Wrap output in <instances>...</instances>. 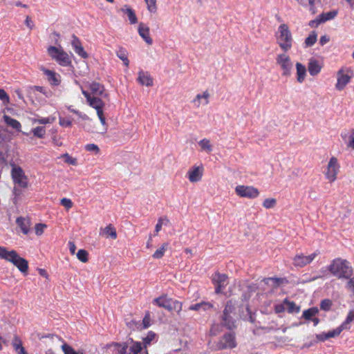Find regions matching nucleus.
<instances>
[{
    "instance_id": "nucleus-1",
    "label": "nucleus",
    "mask_w": 354,
    "mask_h": 354,
    "mask_svg": "<svg viewBox=\"0 0 354 354\" xmlns=\"http://www.w3.org/2000/svg\"><path fill=\"white\" fill-rule=\"evenodd\" d=\"M0 259L12 263L24 275L28 274V261L20 257L16 250H8L6 248L0 245Z\"/></svg>"
},
{
    "instance_id": "nucleus-42",
    "label": "nucleus",
    "mask_w": 354,
    "mask_h": 354,
    "mask_svg": "<svg viewBox=\"0 0 354 354\" xmlns=\"http://www.w3.org/2000/svg\"><path fill=\"white\" fill-rule=\"evenodd\" d=\"M62 350L64 354H84L83 351H76L74 348H73L71 346L67 344H64L62 346Z\"/></svg>"
},
{
    "instance_id": "nucleus-47",
    "label": "nucleus",
    "mask_w": 354,
    "mask_h": 354,
    "mask_svg": "<svg viewBox=\"0 0 354 354\" xmlns=\"http://www.w3.org/2000/svg\"><path fill=\"white\" fill-rule=\"evenodd\" d=\"M84 148L87 151L94 152L95 154H98L100 151L99 147L93 143L86 145Z\"/></svg>"
},
{
    "instance_id": "nucleus-29",
    "label": "nucleus",
    "mask_w": 354,
    "mask_h": 354,
    "mask_svg": "<svg viewBox=\"0 0 354 354\" xmlns=\"http://www.w3.org/2000/svg\"><path fill=\"white\" fill-rule=\"evenodd\" d=\"M121 10L125 14H127L129 20L131 24H135L138 22V19L136 15V13L131 8H130L128 6H124V7L121 9Z\"/></svg>"
},
{
    "instance_id": "nucleus-6",
    "label": "nucleus",
    "mask_w": 354,
    "mask_h": 354,
    "mask_svg": "<svg viewBox=\"0 0 354 354\" xmlns=\"http://www.w3.org/2000/svg\"><path fill=\"white\" fill-rule=\"evenodd\" d=\"M340 170V165L336 157H331L324 171L325 178L333 183L337 179V175Z\"/></svg>"
},
{
    "instance_id": "nucleus-9",
    "label": "nucleus",
    "mask_w": 354,
    "mask_h": 354,
    "mask_svg": "<svg viewBox=\"0 0 354 354\" xmlns=\"http://www.w3.org/2000/svg\"><path fill=\"white\" fill-rule=\"evenodd\" d=\"M235 193L241 198L254 199L257 198L259 194V190L253 186L239 185L235 187Z\"/></svg>"
},
{
    "instance_id": "nucleus-15",
    "label": "nucleus",
    "mask_w": 354,
    "mask_h": 354,
    "mask_svg": "<svg viewBox=\"0 0 354 354\" xmlns=\"http://www.w3.org/2000/svg\"><path fill=\"white\" fill-rule=\"evenodd\" d=\"M204 167L202 164L194 165L187 172V177L191 183L199 182L203 176Z\"/></svg>"
},
{
    "instance_id": "nucleus-56",
    "label": "nucleus",
    "mask_w": 354,
    "mask_h": 354,
    "mask_svg": "<svg viewBox=\"0 0 354 354\" xmlns=\"http://www.w3.org/2000/svg\"><path fill=\"white\" fill-rule=\"evenodd\" d=\"M74 50L81 57L84 58V59L88 57V54L84 50L82 45L81 46H79L78 48H75Z\"/></svg>"
},
{
    "instance_id": "nucleus-11",
    "label": "nucleus",
    "mask_w": 354,
    "mask_h": 354,
    "mask_svg": "<svg viewBox=\"0 0 354 354\" xmlns=\"http://www.w3.org/2000/svg\"><path fill=\"white\" fill-rule=\"evenodd\" d=\"M212 281L215 286V293L220 294L228 284V277L225 274L215 272L212 274Z\"/></svg>"
},
{
    "instance_id": "nucleus-22",
    "label": "nucleus",
    "mask_w": 354,
    "mask_h": 354,
    "mask_svg": "<svg viewBox=\"0 0 354 354\" xmlns=\"http://www.w3.org/2000/svg\"><path fill=\"white\" fill-rule=\"evenodd\" d=\"M138 81L142 85L150 86L153 85V79L148 73L140 71L138 73Z\"/></svg>"
},
{
    "instance_id": "nucleus-30",
    "label": "nucleus",
    "mask_w": 354,
    "mask_h": 354,
    "mask_svg": "<svg viewBox=\"0 0 354 354\" xmlns=\"http://www.w3.org/2000/svg\"><path fill=\"white\" fill-rule=\"evenodd\" d=\"M3 119H4V121L10 127H12L13 129L17 130V131H20V129L21 127V125L20 124V122L14 119V118H12L11 117L7 115H3Z\"/></svg>"
},
{
    "instance_id": "nucleus-7",
    "label": "nucleus",
    "mask_w": 354,
    "mask_h": 354,
    "mask_svg": "<svg viewBox=\"0 0 354 354\" xmlns=\"http://www.w3.org/2000/svg\"><path fill=\"white\" fill-rule=\"evenodd\" d=\"M47 50L48 55L59 65L67 66L71 64L68 55L62 48L50 46L48 48Z\"/></svg>"
},
{
    "instance_id": "nucleus-23",
    "label": "nucleus",
    "mask_w": 354,
    "mask_h": 354,
    "mask_svg": "<svg viewBox=\"0 0 354 354\" xmlns=\"http://www.w3.org/2000/svg\"><path fill=\"white\" fill-rule=\"evenodd\" d=\"M17 224L24 234H28L30 231V221L28 218L19 217L17 218Z\"/></svg>"
},
{
    "instance_id": "nucleus-10",
    "label": "nucleus",
    "mask_w": 354,
    "mask_h": 354,
    "mask_svg": "<svg viewBox=\"0 0 354 354\" xmlns=\"http://www.w3.org/2000/svg\"><path fill=\"white\" fill-rule=\"evenodd\" d=\"M319 254V252L318 250L308 256L303 253L297 254L292 259V264L296 268H303L310 264Z\"/></svg>"
},
{
    "instance_id": "nucleus-33",
    "label": "nucleus",
    "mask_w": 354,
    "mask_h": 354,
    "mask_svg": "<svg viewBox=\"0 0 354 354\" xmlns=\"http://www.w3.org/2000/svg\"><path fill=\"white\" fill-rule=\"evenodd\" d=\"M169 248V243H164L162 244L160 248L157 249L155 252L152 254V257L155 259H161L164 254L166 250Z\"/></svg>"
},
{
    "instance_id": "nucleus-19",
    "label": "nucleus",
    "mask_w": 354,
    "mask_h": 354,
    "mask_svg": "<svg viewBox=\"0 0 354 354\" xmlns=\"http://www.w3.org/2000/svg\"><path fill=\"white\" fill-rule=\"evenodd\" d=\"M322 68L323 64L319 61L315 59V58H311L309 59L308 64V70L309 74L311 76H315L318 75L320 73Z\"/></svg>"
},
{
    "instance_id": "nucleus-12",
    "label": "nucleus",
    "mask_w": 354,
    "mask_h": 354,
    "mask_svg": "<svg viewBox=\"0 0 354 354\" xmlns=\"http://www.w3.org/2000/svg\"><path fill=\"white\" fill-rule=\"evenodd\" d=\"M276 62L283 71L282 75L283 76L290 75L291 70L292 68V63L288 55L285 53L278 55L276 57Z\"/></svg>"
},
{
    "instance_id": "nucleus-32",
    "label": "nucleus",
    "mask_w": 354,
    "mask_h": 354,
    "mask_svg": "<svg viewBox=\"0 0 354 354\" xmlns=\"http://www.w3.org/2000/svg\"><path fill=\"white\" fill-rule=\"evenodd\" d=\"M109 345L113 346L116 351L117 354H127V350L128 348L129 342H112Z\"/></svg>"
},
{
    "instance_id": "nucleus-35",
    "label": "nucleus",
    "mask_w": 354,
    "mask_h": 354,
    "mask_svg": "<svg viewBox=\"0 0 354 354\" xmlns=\"http://www.w3.org/2000/svg\"><path fill=\"white\" fill-rule=\"evenodd\" d=\"M284 304H286V310L289 313L299 312V307L297 306L294 301H290L288 299H285Z\"/></svg>"
},
{
    "instance_id": "nucleus-37",
    "label": "nucleus",
    "mask_w": 354,
    "mask_h": 354,
    "mask_svg": "<svg viewBox=\"0 0 354 354\" xmlns=\"http://www.w3.org/2000/svg\"><path fill=\"white\" fill-rule=\"evenodd\" d=\"M198 145L201 149L207 153H210L212 151V146L210 144V141L207 138H203L200 140Z\"/></svg>"
},
{
    "instance_id": "nucleus-54",
    "label": "nucleus",
    "mask_w": 354,
    "mask_h": 354,
    "mask_svg": "<svg viewBox=\"0 0 354 354\" xmlns=\"http://www.w3.org/2000/svg\"><path fill=\"white\" fill-rule=\"evenodd\" d=\"M71 45L74 50L82 46L81 41L75 35H72Z\"/></svg>"
},
{
    "instance_id": "nucleus-2",
    "label": "nucleus",
    "mask_w": 354,
    "mask_h": 354,
    "mask_svg": "<svg viewBox=\"0 0 354 354\" xmlns=\"http://www.w3.org/2000/svg\"><path fill=\"white\" fill-rule=\"evenodd\" d=\"M328 271L339 279H351L353 268L346 259L336 258L333 259L328 267Z\"/></svg>"
},
{
    "instance_id": "nucleus-46",
    "label": "nucleus",
    "mask_w": 354,
    "mask_h": 354,
    "mask_svg": "<svg viewBox=\"0 0 354 354\" xmlns=\"http://www.w3.org/2000/svg\"><path fill=\"white\" fill-rule=\"evenodd\" d=\"M151 315L149 311L145 313V317L142 319V328L146 329L151 326Z\"/></svg>"
},
{
    "instance_id": "nucleus-59",
    "label": "nucleus",
    "mask_w": 354,
    "mask_h": 354,
    "mask_svg": "<svg viewBox=\"0 0 354 354\" xmlns=\"http://www.w3.org/2000/svg\"><path fill=\"white\" fill-rule=\"evenodd\" d=\"M354 321V310H350L347 315L346 319L344 320L347 326H350L351 322Z\"/></svg>"
},
{
    "instance_id": "nucleus-64",
    "label": "nucleus",
    "mask_w": 354,
    "mask_h": 354,
    "mask_svg": "<svg viewBox=\"0 0 354 354\" xmlns=\"http://www.w3.org/2000/svg\"><path fill=\"white\" fill-rule=\"evenodd\" d=\"M348 146L354 149V129L351 131Z\"/></svg>"
},
{
    "instance_id": "nucleus-26",
    "label": "nucleus",
    "mask_w": 354,
    "mask_h": 354,
    "mask_svg": "<svg viewBox=\"0 0 354 354\" xmlns=\"http://www.w3.org/2000/svg\"><path fill=\"white\" fill-rule=\"evenodd\" d=\"M172 298L167 297V295H162L153 300V304L165 309Z\"/></svg>"
},
{
    "instance_id": "nucleus-8",
    "label": "nucleus",
    "mask_w": 354,
    "mask_h": 354,
    "mask_svg": "<svg viewBox=\"0 0 354 354\" xmlns=\"http://www.w3.org/2000/svg\"><path fill=\"white\" fill-rule=\"evenodd\" d=\"M353 75V71L348 68H342L337 73V83L335 88L337 91H342L350 82Z\"/></svg>"
},
{
    "instance_id": "nucleus-36",
    "label": "nucleus",
    "mask_w": 354,
    "mask_h": 354,
    "mask_svg": "<svg viewBox=\"0 0 354 354\" xmlns=\"http://www.w3.org/2000/svg\"><path fill=\"white\" fill-rule=\"evenodd\" d=\"M147 10L150 13L155 14L158 10L157 0H144Z\"/></svg>"
},
{
    "instance_id": "nucleus-41",
    "label": "nucleus",
    "mask_w": 354,
    "mask_h": 354,
    "mask_svg": "<svg viewBox=\"0 0 354 354\" xmlns=\"http://www.w3.org/2000/svg\"><path fill=\"white\" fill-rule=\"evenodd\" d=\"M77 259L82 263H86L88 261V252L84 249H80L77 253Z\"/></svg>"
},
{
    "instance_id": "nucleus-45",
    "label": "nucleus",
    "mask_w": 354,
    "mask_h": 354,
    "mask_svg": "<svg viewBox=\"0 0 354 354\" xmlns=\"http://www.w3.org/2000/svg\"><path fill=\"white\" fill-rule=\"evenodd\" d=\"M173 311L176 312L178 315H180L183 309V303L180 301L173 299Z\"/></svg>"
},
{
    "instance_id": "nucleus-18",
    "label": "nucleus",
    "mask_w": 354,
    "mask_h": 354,
    "mask_svg": "<svg viewBox=\"0 0 354 354\" xmlns=\"http://www.w3.org/2000/svg\"><path fill=\"white\" fill-rule=\"evenodd\" d=\"M210 94L208 91H205L203 93H198L193 99L192 102L196 108H199L201 105H207L209 103Z\"/></svg>"
},
{
    "instance_id": "nucleus-3",
    "label": "nucleus",
    "mask_w": 354,
    "mask_h": 354,
    "mask_svg": "<svg viewBox=\"0 0 354 354\" xmlns=\"http://www.w3.org/2000/svg\"><path fill=\"white\" fill-rule=\"evenodd\" d=\"M277 44L284 52L289 51L293 44L291 31L286 24H281L275 34Z\"/></svg>"
},
{
    "instance_id": "nucleus-24",
    "label": "nucleus",
    "mask_w": 354,
    "mask_h": 354,
    "mask_svg": "<svg viewBox=\"0 0 354 354\" xmlns=\"http://www.w3.org/2000/svg\"><path fill=\"white\" fill-rule=\"evenodd\" d=\"M157 335L153 331H149L147 336L142 338V344L145 350L152 342H157Z\"/></svg>"
},
{
    "instance_id": "nucleus-43",
    "label": "nucleus",
    "mask_w": 354,
    "mask_h": 354,
    "mask_svg": "<svg viewBox=\"0 0 354 354\" xmlns=\"http://www.w3.org/2000/svg\"><path fill=\"white\" fill-rule=\"evenodd\" d=\"M277 201L273 198H266L263 202V206L266 209H271L275 207Z\"/></svg>"
},
{
    "instance_id": "nucleus-62",
    "label": "nucleus",
    "mask_w": 354,
    "mask_h": 354,
    "mask_svg": "<svg viewBox=\"0 0 354 354\" xmlns=\"http://www.w3.org/2000/svg\"><path fill=\"white\" fill-rule=\"evenodd\" d=\"M316 337L319 341L321 342H324L326 339H329L327 333H322L321 334H318L317 335Z\"/></svg>"
},
{
    "instance_id": "nucleus-40",
    "label": "nucleus",
    "mask_w": 354,
    "mask_h": 354,
    "mask_svg": "<svg viewBox=\"0 0 354 354\" xmlns=\"http://www.w3.org/2000/svg\"><path fill=\"white\" fill-rule=\"evenodd\" d=\"M34 136L38 138H44L46 135V129L44 127H37L31 130Z\"/></svg>"
},
{
    "instance_id": "nucleus-21",
    "label": "nucleus",
    "mask_w": 354,
    "mask_h": 354,
    "mask_svg": "<svg viewBox=\"0 0 354 354\" xmlns=\"http://www.w3.org/2000/svg\"><path fill=\"white\" fill-rule=\"evenodd\" d=\"M89 89L91 91V94L92 96H103L106 97L107 94L104 93V87L102 84L97 82H92L89 85Z\"/></svg>"
},
{
    "instance_id": "nucleus-17",
    "label": "nucleus",
    "mask_w": 354,
    "mask_h": 354,
    "mask_svg": "<svg viewBox=\"0 0 354 354\" xmlns=\"http://www.w3.org/2000/svg\"><path fill=\"white\" fill-rule=\"evenodd\" d=\"M41 71L46 77V80L51 86H58L61 83V76L53 71L41 68Z\"/></svg>"
},
{
    "instance_id": "nucleus-20",
    "label": "nucleus",
    "mask_w": 354,
    "mask_h": 354,
    "mask_svg": "<svg viewBox=\"0 0 354 354\" xmlns=\"http://www.w3.org/2000/svg\"><path fill=\"white\" fill-rule=\"evenodd\" d=\"M138 33L147 44H152L153 39L150 37L149 28L148 26H145L143 23H140L138 26Z\"/></svg>"
},
{
    "instance_id": "nucleus-31",
    "label": "nucleus",
    "mask_w": 354,
    "mask_h": 354,
    "mask_svg": "<svg viewBox=\"0 0 354 354\" xmlns=\"http://www.w3.org/2000/svg\"><path fill=\"white\" fill-rule=\"evenodd\" d=\"M116 55L120 58L126 66H129V60L128 59V53L127 50L122 47H120L116 51Z\"/></svg>"
},
{
    "instance_id": "nucleus-52",
    "label": "nucleus",
    "mask_w": 354,
    "mask_h": 354,
    "mask_svg": "<svg viewBox=\"0 0 354 354\" xmlns=\"http://www.w3.org/2000/svg\"><path fill=\"white\" fill-rule=\"evenodd\" d=\"M103 109H104V107H100V109H95V110H96L97 115L98 116V118H99L101 124L103 126H106V118H105V117L104 115Z\"/></svg>"
},
{
    "instance_id": "nucleus-16",
    "label": "nucleus",
    "mask_w": 354,
    "mask_h": 354,
    "mask_svg": "<svg viewBox=\"0 0 354 354\" xmlns=\"http://www.w3.org/2000/svg\"><path fill=\"white\" fill-rule=\"evenodd\" d=\"M82 93L86 99L88 104L95 109L104 107V102L98 97L92 96L91 94L82 88Z\"/></svg>"
},
{
    "instance_id": "nucleus-57",
    "label": "nucleus",
    "mask_w": 354,
    "mask_h": 354,
    "mask_svg": "<svg viewBox=\"0 0 354 354\" xmlns=\"http://www.w3.org/2000/svg\"><path fill=\"white\" fill-rule=\"evenodd\" d=\"M0 100H1L4 104H8L10 102V97L8 95L2 88H0Z\"/></svg>"
},
{
    "instance_id": "nucleus-44",
    "label": "nucleus",
    "mask_w": 354,
    "mask_h": 354,
    "mask_svg": "<svg viewBox=\"0 0 354 354\" xmlns=\"http://www.w3.org/2000/svg\"><path fill=\"white\" fill-rule=\"evenodd\" d=\"M64 158V162L71 165H76L77 164V159L71 156L68 153H66L60 156Z\"/></svg>"
},
{
    "instance_id": "nucleus-61",
    "label": "nucleus",
    "mask_w": 354,
    "mask_h": 354,
    "mask_svg": "<svg viewBox=\"0 0 354 354\" xmlns=\"http://www.w3.org/2000/svg\"><path fill=\"white\" fill-rule=\"evenodd\" d=\"M263 281L265 283H269L270 281H272L274 284L278 285L281 281V279L277 277H268L264 278Z\"/></svg>"
},
{
    "instance_id": "nucleus-39",
    "label": "nucleus",
    "mask_w": 354,
    "mask_h": 354,
    "mask_svg": "<svg viewBox=\"0 0 354 354\" xmlns=\"http://www.w3.org/2000/svg\"><path fill=\"white\" fill-rule=\"evenodd\" d=\"M55 120V118L53 116H49L47 118H34L32 119L33 123H37L39 124H51L54 122Z\"/></svg>"
},
{
    "instance_id": "nucleus-34",
    "label": "nucleus",
    "mask_w": 354,
    "mask_h": 354,
    "mask_svg": "<svg viewBox=\"0 0 354 354\" xmlns=\"http://www.w3.org/2000/svg\"><path fill=\"white\" fill-rule=\"evenodd\" d=\"M317 39V34L315 31H312L309 35L305 39L304 44L306 47L313 46Z\"/></svg>"
},
{
    "instance_id": "nucleus-51",
    "label": "nucleus",
    "mask_w": 354,
    "mask_h": 354,
    "mask_svg": "<svg viewBox=\"0 0 354 354\" xmlns=\"http://www.w3.org/2000/svg\"><path fill=\"white\" fill-rule=\"evenodd\" d=\"M103 109H104V107H100V109H95V110H96L97 115L98 116V118H99L101 124L103 126H106V118H105V117L104 115Z\"/></svg>"
},
{
    "instance_id": "nucleus-63",
    "label": "nucleus",
    "mask_w": 354,
    "mask_h": 354,
    "mask_svg": "<svg viewBox=\"0 0 354 354\" xmlns=\"http://www.w3.org/2000/svg\"><path fill=\"white\" fill-rule=\"evenodd\" d=\"M25 24L30 29L32 30L34 27L33 21H32L31 18L29 16H27L25 20Z\"/></svg>"
},
{
    "instance_id": "nucleus-58",
    "label": "nucleus",
    "mask_w": 354,
    "mask_h": 354,
    "mask_svg": "<svg viewBox=\"0 0 354 354\" xmlns=\"http://www.w3.org/2000/svg\"><path fill=\"white\" fill-rule=\"evenodd\" d=\"M286 310V304H284V301L281 304H279L274 306V312L276 313H283Z\"/></svg>"
},
{
    "instance_id": "nucleus-53",
    "label": "nucleus",
    "mask_w": 354,
    "mask_h": 354,
    "mask_svg": "<svg viewBox=\"0 0 354 354\" xmlns=\"http://www.w3.org/2000/svg\"><path fill=\"white\" fill-rule=\"evenodd\" d=\"M60 204L63 205L67 210L70 209L73 207V202L71 199L63 198L60 201Z\"/></svg>"
},
{
    "instance_id": "nucleus-55",
    "label": "nucleus",
    "mask_w": 354,
    "mask_h": 354,
    "mask_svg": "<svg viewBox=\"0 0 354 354\" xmlns=\"http://www.w3.org/2000/svg\"><path fill=\"white\" fill-rule=\"evenodd\" d=\"M59 124L60 126L64 127H71L72 126L71 120L64 118H59Z\"/></svg>"
},
{
    "instance_id": "nucleus-49",
    "label": "nucleus",
    "mask_w": 354,
    "mask_h": 354,
    "mask_svg": "<svg viewBox=\"0 0 354 354\" xmlns=\"http://www.w3.org/2000/svg\"><path fill=\"white\" fill-rule=\"evenodd\" d=\"M46 227H47V225L46 224H44V223H37V224H36L35 227V234L37 236H41L44 233V230Z\"/></svg>"
},
{
    "instance_id": "nucleus-14",
    "label": "nucleus",
    "mask_w": 354,
    "mask_h": 354,
    "mask_svg": "<svg viewBox=\"0 0 354 354\" xmlns=\"http://www.w3.org/2000/svg\"><path fill=\"white\" fill-rule=\"evenodd\" d=\"M338 14L337 10H333L327 12H322L315 19L309 21L308 25L311 28H317L321 24L333 19Z\"/></svg>"
},
{
    "instance_id": "nucleus-4",
    "label": "nucleus",
    "mask_w": 354,
    "mask_h": 354,
    "mask_svg": "<svg viewBox=\"0 0 354 354\" xmlns=\"http://www.w3.org/2000/svg\"><path fill=\"white\" fill-rule=\"evenodd\" d=\"M234 314L235 306L232 301H227L221 317V325L228 329L234 328L235 327V321L233 318Z\"/></svg>"
},
{
    "instance_id": "nucleus-38",
    "label": "nucleus",
    "mask_w": 354,
    "mask_h": 354,
    "mask_svg": "<svg viewBox=\"0 0 354 354\" xmlns=\"http://www.w3.org/2000/svg\"><path fill=\"white\" fill-rule=\"evenodd\" d=\"M318 313V309L316 307L310 308L303 312V317L305 319L310 320L313 317Z\"/></svg>"
},
{
    "instance_id": "nucleus-48",
    "label": "nucleus",
    "mask_w": 354,
    "mask_h": 354,
    "mask_svg": "<svg viewBox=\"0 0 354 354\" xmlns=\"http://www.w3.org/2000/svg\"><path fill=\"white\" fill-rule=\"evenodd\" d=\"M12 345V347H13L15 351H18V349L20 348V346H21L23 345L22 344V341L20 339V337H19L18 336L15 335L13 337Z\"/></svg>"
},
{
    "instance_id": "nucleus-60",
    "label": "nucleus",
    "mask_w": 354,
    "mask_h": 354,
    "mask_svg": "<svg viewBox=\"0 0 354 354\" xmlns=\"http://www.w3.org/2000/svg\"><path fill=\"white\" fill-rule=\"evenodd\" d=\"M214 308V306L213 304H212L211 302L202 301L201 308L204 311L210 310L213 309Z\"/></svg>"
},
{
    "instance_id": "nucleus-5",
    "label": "nucleus",
    "mask_w": 354,
    "mask_h": 354,
    "mask_svg": "<svg viewBox=\"0 0 354 354\" xmlns=\"http://www.w3.org/2000/svg\"><path fill=\"white\" fill-rule=\"evenodd\" d=\"M10 165L12 167L11 177L15 185H17L21 188H27L28 178L23 169L19 166H17L13 162H10Z\"/></svg>"
},
{
    "instance_id": "nucleus-50",
    "label": "nucleus",
    "mask_w": 354,
    "mask_h": 354,
    "mask_svg": "<svg viewBox=\"0 0 354 354\" xmlns=\"http://www.w3.org/2000/svg\"><path fill=\"white\" fill-rule=\"evenodd\" d=\"M332 306V302L330 299H324L321 301L320 308L325 311H328L330 309Z\"/></svg>"
},
{
    "instance_id": "nucleus-25",
    "label": "nucleus",
    "mask_w": 354,
    "mask_h": 354,
    "mask_svg": "<svg viewBox=\"0 0 354 354\" xmlns=\"http://www.w3.org/2000/svg\"><path fill=\"white\" fill-rule=\"evenodd\" d=\"M348 329H350V326H347V324L344 321L339 326H338L335 329H333V330L328 331L327 333L328 337V338L337 337L344 330Z\"/></svg>"
},
{
    "instance_id": "nucleus-13",
    "label": "nucleus",
    "mask_w": 354,
    "mask_h": 354,
    "mask_svg": "<svg viewBox=\"0 0 354 354\" xmlns=\"http://www.w3.org/2000/svg\"><path fill=\"white\" fill-rule=\"evenodd\" d=\"M236 346L235 337L232 333L225 334L216 345V350L221 351L227 348H234Z\"/></svg>"
},
{
    "instance_id": "nucleus-28",
    "label": "nucleus",
    "mask_w": 354,
    "mask_h": 354,
    "mask_svg": "<svg viewBox=\"0 0 354 354\" xmlns=\"http://www.w3.org/2000/svg\"><path fill=\"white\" fill-rule=\"evenodd\" d=\"M102 230V234L104 235L106 238L111 237L112 239H117L116 229L112 224H109Z\"/></svg>"
},
{
    "instance_id": "nucleus-27",
    "label": "nucleus",
    "mask_w": 354,
    "mask_h": 354,
    "mask_svg": "<svg viewBox=\"0 0 354 354\" xmlns=\"http://www.w3.org/2000/svg\"><path fill=\"white\" fill-rule=\"evenodd\" d=\"M297 68V80L299 83H302L306 77V68L305 66L301 64V63L297 62L296 64Z\"/></svg>"
}]
</instances>
